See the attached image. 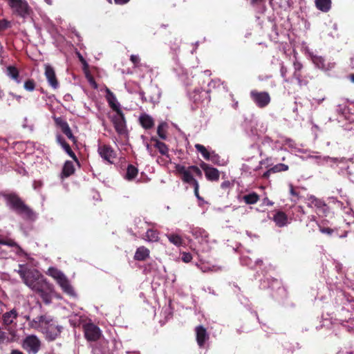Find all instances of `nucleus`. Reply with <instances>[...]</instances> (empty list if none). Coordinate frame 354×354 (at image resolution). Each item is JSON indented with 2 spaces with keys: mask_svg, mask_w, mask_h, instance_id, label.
Here are the masks:
<instances>
[{
  "mask_svg": "<svg viewBox=\"0 0 354 354\" xmlns=\"http://www.w3.org/2000/svg\"><path fill=\"white\" fill-rule=\"evenodd\" d=\"M337 299L343 305L342 308L341 317L339 319L340 327L348 333H352L354 329V318L351 310L354 309L353 304V297L346 290H336Z\"/></svg>",
  "mask_w": 354,
  "mask_h": 354,
  "instance_id": "f257e3e1",
  "label": "nucleus"
},
{
  "mask_svg": "<svg viewBox=\"0 0 354 354\" xmlns=\"http://www.w3.org/2000/svg\"><path fill=\"white\" fill-rule=\"evenodd\" d=\"M1 195L9 209L15 212L23 219L30 222H35L37 219L38 214L26 205L17 193H2Z\"/></svg>",
  "mask_w": 354,
  "mask_h": 354,
  "instance_id": "f03ea898",
  "label": "nucleus"
},
{
  "mask_svg": "<svg viewBox=\"0 0 354 354\" xmlns=\"http://www.w3.org/2000/svg\"><path fill=\"white\" fill-rule=\"evenodd\" d=\"M33 326L41 328L45 338L49 341H54L61 334L62 326L57 324L56 320L50 315H40L32 320Z\"/></svg>",
  "mask_w": 354,
  "mask_h": 354,
  "instance_id": "7ed1b4c3",
  "label": "nucleus"
},
{
  "mask_svg": "<svg viewBox=\"0 0 354 354\" xmlns=\"http://www.w3.org/2000/svg\"><path fill=\"white\" fill-rule=\"evenodd\" d=\"M15 271L19 274L24 283L32 290L38 288L39 286L44 284V282L46 281L39 270L30 268L25 264H19V269Z\"/></svg>",
  "mask_w": 354,
  "mask_h": 354,
  "instance_id": "20e7f679",
  "label": "nucleus"
},
{
  "mask_svg": "<svg viewBox=\"0 0 354 354\" xmlns=\"http://www.w3.org/2000/svg\"><path fill=\"white\" fill-rule=\"evenodd\" d=\"M91 347L93 354H123L122 344L115 339H100Z\"/></svg>",
  "mask_w": 354,
  "mask_h": 354,
  "instance_id": "39448f33",
  "label": "nucleus"
},
{
  "mask_svg": "<svg viewBox=\"0 0 354 354\" xmlns=\"http://www.w3.org/2000/svg\"><path fill=\"white\" fill-rule=\"evenodd\" d=\"M313 158L319 160L320 161H326L330 160L333 162H337V165L339 167L338 174L349 179L352 181L351 177L353 175L352 169L350 167L348 163L353 164V158H330L329 156H324L322 158L321 156H314Z\"/></svg>",
  "mask_w": 354,
  "mask_h": 354,
  "instance_id": "423d86ee",
  "label": "nucleus"
},
{
  "mask_svg": "<svg viewBox=\"0 0 354 354\" xmlns=\"http://www.w3.org/2000/svg\"><path fill=\"white\" fill-rule=\"evenodd\" d=\"M348 104H353V102L348 100H344L343 102L339 104L337 106V112L339 113V122L346 121L347 123L342 124V127L346 131H351L353 128L354 115L351 112Z\"/></svg>",
  "mask_w": 354,
  "mask_h": 354,
  "instance_id": "0eeeda50",
  "label": "nucleus"
},
{
  "mask_svg": "<svg viewBox=\"0 0 354 354\" xmlns=\"http://www.w3.org/2000/svg\"><path fill=\"white\" fill-rule=\"evenodd\" d=\"M260 288L266 289L270 288L273 292L272 297L276 299H279V296L281 297L286 296V290L284 287L281 286L280 281L273 278H265L260 281Z\"/></svg>",
  "mask_w": 354,
  "mask_h": 354,
  "instance_id": "6e6552de",
  "label": "nucleus"
},
{
  "mask_svg": "<svg viewBox=\"0 0 354 354\" xmlns=\"http://www.w3.org/2000/svg\"><path fill=\"white\" fill-rule=\"evenodd\" d=\"M305 53L315 66L319 69L329 71L335 67V63L326 62L324 57L315 54L308 46L305 47Z\"/></svg>",
  "mask_w": 354,
  "mask_h": 354,
  "instance_id": "1a4fd4ad",
  "label": "nucleus"
},
{
  "mask_svg": "<svg viewBox=\"0 0 354 354\" xmlns=\"http://www.w3.org/2000/svg\"><path fill=\"white\" fill-rule=\"evenodd\" d=\"M244 120L241 123V127L244 129L246 134L253 140L259 138L257 126V121L256 118L252 115H244Z\"/></svg>",
  "mask_w": 354,
  "mask_h": 354,
  "instance_id": "9d476101",
  "label": "nucleus"
},
{
  "mask_svg": "<svg viewBox=\"0 0 354 354\" xmlns=\"http://www.w3.org/2000/svg\"><path fill=\"white\" fill-rule=\"evenodd\" d=\"M250 96L256 106L261 109L266 107L271 100L270 94L267 91L252 90L250 93Z\"/></svg>",
  "mask_w": 354,
  "mask_h": 354,
  "instance_id": "9b49d317",
  "label": "nucleus"
},
{
  "mask_svg": "<svg viewBox=\"0 0 354 354\" xmlns=\"http://www.w3.org/2000/svg\"><path fill=\"white\" fill-rule=\"evenodd\" d=\"M22 346L29 354H36L40 350L41 342L36 335H28L24 339Z\"/></svg>",
  "mask_w": 354,
  "mask_h": 354,
  "instance_id": "f8f14e48",
  "label": "nucleus"
},
{
  "mask_svg": "<svg viewBox=\"0 0 354 354\" xmlns=\"http://www.w3.org/2000/svg\"><path fill=\"white\" fill-rule=\"evenodd\" d=\"M111 120L113 122L115 131L119 135H124L127 133L126 120L122 111H118L115 114L111 115Z\"/></svg>",
  "mask_w": 354,
  "mask_h": 354,
  "instance_id": "ddd939ff",
  "label": "nucleus"
},
{
  "mask_svg": "<svg viewBox=\"0 0 354 354\" xmlns=\"http://www.w3.org/2000/svg\"><path fill=\"white\" fill-rule=\"evenodd\" d=\"M176 171L178 173L183 175L182 176V180L187 184H189L194 187V188H196L197 189L198 183V181L194 178L193 175L190 172V169H186V167L180 164H177L175 166Z\"/></svg>",
  "mask_w": 354,
  "mask_h": 354,
  "instance_id": "4468645a",
  "label": "nucleus"
},
{
  "mask_svg": "<svg viewBox=\"0 0 354 354\" xmlns=\"http://www.w3.org/2000/svg\"><path fill=\"white\" fill-rule=\"evenodd\" d=\"M53 285L46 281L44 282V284H41L38 288H35L33 290L39 294L46 304H50L52 301L50 292L53 291Z\"/></svg>",
  "mask_w": 354,
  "mask_h": 354,
  "instance_id": "2eb2a0df",
  "label": "nucleus"
},
{
  "mask_svg": "<svg viewBox=\"0 0 354 354\" xmlns=\"http://www.w3.org/2000/svg\"><path fill=\"white\" fill-rule=\"evenodd\" d=\"M84 332L85 338L88 341L95 342L101 335L100 328L93 323H88L84 325Z\"/></svg>",
  "mask_w": 354,
  "mask_h": 354,
  "instance_id": "dca6fc26",
  "label": "nucleus"
},
{
  "mask_svg": "<svg viewBox=\"0 0 354 354\" xmlns=\"http://www.w3.org/2000/svg\"><path fill=\"white\" fill-rule=\"evenodd\" d=\"M54 121L57 127H58L62 133L66 136V137L71 140L73 142H76L77 139L73 136L72 131L67 122V121L62 117L54 118Z\"/></svg>",
  "mask_w": 354,
  "mask_h": 354,
  "instance_id": "f3484780",
  "label": "nucleus"
},
{
  "mask_svg": "<svg viewBox=\"0 0 354 354\" xmlns=\"http://www.w3.org/2000/svg\"><path fill=\"white\" fill-rule=\"evenodd\" d=\"M195 332L196 342L199 348H207V342L209 338V335L206 328L202 325H199L195 328Z\"/></svg>",
  "mask_w": 354,
  "mask_h": 354,
  "instance_id": "a211bd4d",
  "label": "nucleus"
},
{
  "mask_svg": "<svg viewBox=\"0 0 354 354\" xmlns=\"http://www.w3.org/2000/svg\"><path fill=\"white\" fill-rule=\"evenodd\" d=\"M188 232L191 233L199 242L208 243L209 234L204 229L190 225L189 226Z\"/></svg>",
  "mask_w": 354,
  "mask_h": 354,
  "instance_id": "6ab92c4d",
  "label": "nucleus"
},
{
  "mask_svg": "<svg viewBox=\"0 0 354 354\" xmlns=\"http://www.w3.org/2000/svg\"><path fill=\"white\" fill-rule=\"evenodd\" d=\"M97 151L104 160L109 163H113L112 159L115 158V153L111 147L109 145L99 146Z\"/></svg>",
  "mask_w": 354,
  "mask_h": 354,
  "instance_id": "aec40b11",
  "label": "nucleus"
},
{
  "mask_svg": "<svg viewBox=\"0 0 354 354\" xmlns=\"http://www.w3.org/2000/svg\"><path fill=\"white\" fill-rule=\"evenodd\" d=\"M201 167L205 172L206 178L210 181H216L219 178V171L217 169L209 166L205 162H202Z\"/></svg>",
  "mask_w": 354,
  "mask_h": 354,
  "instance_id": "412c9836",
  "label": "nucleus"
},
{
  "mask_svg": "<svg viewBox=\"0 0 354 354\" xmlns=\"http://www.w3.org/2000/svg\"><path fill=\"white\" fill-rule=\"evenodd\" d=\"M45 76L48 84L54 89L59 87L54 68L49 64L45 65Z\"/></svg>",
  "mask_w": 354,
  "mask_h": 354,
  "instance_id": "4be33fe9",
  "label": "nucleus"
},
{
  "mask_svg": "<svg viewBox=\"0 0 354 354\" xmlns=\"http://www.w3.org/2000/svg\"><path fill=\"white\" fill-rule=\"evenodd\" d=\"M209 90L205 91L201 88H195L192 93H188L189 97L194 102H198L199 101H203V96H205L207 102H209L210 97L209 95Z\"/></svg>",
  "mask_w": 354,
  "mask_h": 354,
  "instance_id": "5701e85b",
  "label": "nucleus"
},
{
  "mask_svg": "<svg viewBox=\"0 0 354 354\" xmlns=\"http://www.w3.org/2000/svg\"><path fill=\"white\" fill-rule=\"evenodd\" d=\"M57 283L61 287L62 291L67 294L68 295L72 297H76L77 294L75 291L74 290L73 286H71L69 280L66 277V276H64L62 277L61 280H59Z\"/></svg>",
  "mask_w": 354,
  "mask_h": 354,
  "instance_id": "b1692460",
  "label": "nucleus"
},
{
  "mask_svg": "<svg viewBox=\"0 0 354 354\" xmlns=\"http://www.w3.org/2000/svg\"><path fill=\"white\" fill-rule=\"evenodd\" d=\"M272 220L276 225L282 227L288 224V218L285 212L282 211H277L273 216Z\"/></svg>",
  "mask_w": 354,
  "mask_h": 354,
  "instance_id": "393cba45",
  "label": "nucleus"
},
{
  "mask_svg": "<svg viewBox=\"0 0 354 354\" xmlns=\"http://www.w3.org/2000/svg\"><path fill=\"white\" fill-rule=\"evenodd\" d=\"M318 227H319V231L322 233V234H326L330 236H336V237H339V238H344V237H346V234L347 232H344V234H339L338 232V230L335 228V229H333V228H330V227H324V226H322L321 225L319 224H317Z\"/></svg>",
  "mask_w": 354,
  "mask_h": 354,
  "instance_id": "a878e982",
  "label": "nucleus"
},
{
  "mask_svg": "<svg viewBox=\"0 0 354 354\" xmlns=\"http://www.w3.org/2000/svg\"><path fill=\"white\" fill-rule=\"evenodd\" d=\"M141 126L145 129H150L154 125V120L151 116L147 113H142L139 117Z\"/></svg>",
  "mask_w": 354,
  "mask_h": 354,
  "instance_id": "bb28decb",
  "label": "nucleus"
},
{
  "mask_svg": "<svg viewBox=\"0 0 354 354\" xmlns=\"http://www.w3.org/2000/svg\"><path fill=\"white\" fill-rule=\"evenodd\" d=\"M106 100L111 108L115 112L122 111L120 104L118 102L115 95L109 90L107 91Z\"/></svg>",
  "mask_w": 354,
  "mask_h": 354,
  "instance_id": "cd10ccee",
  "label": "nucleus"
},
{
  "mask_svg": "<svg viewBox=\"0 0 354 354\" xmlns=\"http://www.w3.org/2000/svg\"><path fill=\"white\" fill-rule=\"evenodd\" d=\"M6 74L10 79L15 81L17 84L21 82V78L19 77L18 69L14 66H8L6 67Z\"/></svg>",
  "mask_w": 354,
  "mask_h": 354,
  "instance_id": "c85d7f7f",
  "label": "nucleus"
},
{
  "mask_svg": "<svg viewBox=\"0 0 354 354\" xmlns=\"http://www.w3.org/2000/svg\"><path fill=\"white\" fill-rule=\"evenodd\" d=\"M315 6L317 10L323 12H328L330 8L332 5L331 0H315Z\"/></svg>",
  "mask_w": 354,
  "mask_h": 354,
  "instance_id": "c756f323",
  "label": "nucleus"
},
{
  "mask_svg": "<svg viewBox=\"0 0 354 354\" xmlns=\"http://www.w3.org/2000/svg\"><path fill=\"white\" fill-rule=\"evenodd\" d=\"M75 172L74 164L71 160L65 162L62 171V178H68Z\"/></svg>",
  "mask_w": 354,
  "mask_h": 354,
  "instance_id": "7c9ffc66",
  "label": "nucleus"
},
{
  "mask_svg": "<svg viewBox=\"0 0 354 354\" xmlns=\"http://www.w3.org/2000/svg\"><path fill=\"white\" fill-rule=\"evenodd\" d=\"M17 315L18 314L15 309H12L9 312H6L2 316L3 323L7 326L10 325L14 320L17 319Z\"/></svg>",
  "mask_w": 354,
  "mask_h": 354,
  "instance_id": "2f4dec72",
  "label": "nucleus"
},
{
  "mask_svg": "<svg viewBox=\"0 0 354 354\" xmlns=\"http://www.w3.org/2000/svg\"><path fill=\"white\" fill-rule=\"evenodd\" d=\"M149 256V250L147 248L141 246L137 248L134 254V259L137 261H145Z\"/></svg>",
  "mask_w": 354,
  "mask_h": 354,
  "instance_id": "473e14b6",
  "label": "nucleus"
},
{
  "mask_svg": "<svg viewBox=\"0 0 354 354\" xmlns=\"http://www.w3.org/2000/svg\"><path fill=\"white\" fill-rule=\"evenodd\" d=\"M46 274L56 280L57 283L66 276L62 271L55 267H50Z\"/></svg>",
  "mask_w": 354,
  "mask_h": 354,
  "instance_id": "72a5a7b5",
  "label": "nucleus"
},
{
  "mask_svg": "<svg viewBox=\"0 0 354 354\" xmlns=\"http://www.w3.org/2000/svg\"><path fill=\"white\" fill-rule=\"evenodd\" d=\"M138 174V168L133 165H129L127 166V171L125 175L124 176V178L127 180L131 181L133 180L137 176Z\"/></svg>",
  "mask_w": 354,
  "mask_h": 354,
  "instance_id": "f704fd0d",
  "label": "nucleus"
},
{
  "mask_svg": "<svg viewBox=\"0 0 354 354\" xmlns=\"http://www.w3.org/2000/svg\"><path fill=\"white\" fill-rule=\"evenodd\" d=\"M151 140L154 142V147L158 150V151L163 156H167L169 149L167 146L162 142L159 141L157 138L152 137Z\"/></svg>",
  "mask_w": 354,
  "mask_h": 354,
  "instance_id": "c9c22d12",
  "label": "nucleus"
},
{
  "mask_svg": "<svg viewBox=\"0 0 354 354\" xmlns=\"http://www.w3.org/2000/svg\"><path fill=\"white\" fill-rule=\"evenodd\" d=\"M167 238L169 241L170 243L174 244L176 246H180L183 243V241L181 236L177 234L174 233H168L166 234Z\"/></svg>",
  "mask_w": 354,
  "mask_h": 354,
  "instance_id": "e433bc0d",
  "label": "nucleus"
},
{
  "mask_svg": "<svg viewBox=\"0 0 354 354\" xmlns=\"http://www.w3.org/2000/svg\"><path fill=\"white\" fill-rule=\"evenodd\" d=\"M284 141L286 144L288 145V147L291 149L292 152L306 153V151L305 149L299 148L298 145L295 143V142L291 138H286Z\"/></svg>",
  "mask_w": 354,
  "mask_h": 354,
  "instance_id": "4c0bfd02",
  "label": "nucleus"
},
{
  "mask_svg": "<svg viewBox=\"0 0 354 354\" xmlns=\"http://www.w3.org/2000/svg\"><path fill=\"white\" fill-rule=\"evenodd\" d=\"M259 199V195L255 192H251L243 196V200L246 204L253 205L255 204Z\"/></svg>",
  "mask_w": 354,
  "mask_h": 354,
  "instance_id": "58836bf2",
  "label": "nucleus"
},
{
  "mask_svg": "<svg viewBox=\"0 0 354 354\" xmlns=\"http://www.w3.org/2000/svg\"><path fill=\"white\" fill-rule=\"evenodd\" d=\"M240 263L243 266L253 269L255 268V263L248 256L242 255L240 257Z\"/></svg>",
  "mask_w": 354,
  "mask_h": 354,
  "instance_id": "ea45409f",
  "label": "nucleus"
},
{
  "mask_svg": "<svg viewBox=\"0 0 354 354\" xmlns=\"http://www.w3.org/2000/svg\"><path fill=\"white\" fill-rule=\"evenodd\" d=\"M146 238L148 241H157L159 239L158 232L156 230L149 229L146 232Z\"/></svg>",
  "mask_w": 354,
  "mask_h": 354,
  "instance_id": "a19ab883",
  "label": "nucleus"
},
{
  "mask_svg": "<svg viewBox=\"0 0 354 354\" xmlns=\"http://www.w3.org/2000/svg\"><path fill=\"white\" fill-rule=\"evenodd\" d=\"M69 323L73 327H77L82 322V317L77 314H73L69 316Z\"/></svg>",
  "mask_w": 354,
  "mask_h": 354,
  "instance_id": "79ce46f5",
  "label": "nucleus"
},
{
  "mask_svg": "<svg viewBox=\"0 0 354 354\" xmlns=\"http://www.w3.org/2000/svg\"><path fill=\"white\" fill-rule=\"evenodd\" d=\"M195 148L198 152L201 153L205 160H207L209 158L211 153L209 152L203 145L201 144H196Z\"/></svg>",
  "mask_w": 354,
  "mask_h": 354,
  "instance_id": "37998d69",
  "label": "nucleus"
},
{
  "mask_svg": "<svg viewBox=\"0 0 354 354\" xmlns=\"http://www.w3.org/2000/svg\"><path fill=\"white\" fill-rule=\"evenodd\" d=\"M167 124L166 122H161L159 124L157 128V133L158 136L162 139L165 140L167 138L165 129L167 128Z\"/></svg>",
  "mask_w": 354,
  "mask_h": 354,
  "instance_id": "c03bdc74",
  "label": "nucleus"
},
{
  "mask_svg": "<svg viewBox=\"0 0 354 354\" xmlns=\"http://www.w3.org/2000/svg\"><path fill=\"white\" fill-rule=\"evenodd\" d=\"M288 169V166L283 163H278L271 167L272 173H277L281 171H285Z\"/></svg>",
  "mask_w": 354,
  "mask_h": 354,
  "instance_id": "a18cd8bd",
  "label": "nucleus"
},
{
  "mask_svg": "<svg viewBox=\"0 0 354 354\" xmlns=\"http://www.w3.org/2000/svg\"><path fill=\"white\" fill-rule=\"evenodd\" d=\"M24 88L28 91H32L35 88V82L32 79H28L25 81Z\"/></svg>",
  "mask_w": 354,
  "mask_h": 354,
  "instance_id": "49530a36",
  "label": "nucleus"
},
{
  "mask_svg": "<svg viewBox=\"0 0 354 354\" xmlns=\"http://www.w3.org/2000/svg\"><path fill=\"white\" fill-rule=\"evenodd\" d=\"M240 300H241V303L242 304H243L245 306V308L248 310H250L251 312V313L253 314L256 317V318L258 320V322L259 323H261L260 321H259V315H258L257 311H252V308H251L250 305L248 304V301L247 298H243V300L241 299Z\"/></svg>",
  "mask_w": 354,
  "mask_h": 354,
  "instance_id": "de8ad7c7",
  "label": "nucleus"
},
{
  "mask_svg": "<svg viewBox=\"0 0 354 354\" xmlns=\"http://www.w3.org/2000/svg\"><path fill=\"white\" fill-rule=\"evenodd\" d=\"M280 73L281 76L283 78L285 82H288V80L286 79V75L288 73V68L284 65L283 62L280 63Z\"/></svg>",
  "mask_w": 354,
  "mask_h": 354,
  "instance_id": "09e8293b",
  "label": "nucleus"
},
{
  "mask_svg": "<svg viewBox=\"0 0 354 354\" xmlns=\"http://www.w3.org/2000/svg\"><path fill=\"white\" fill-rule=\"evenodd\" d=\"M337 354H354V350L353 346L351 345L348 347H344L339 350Z\"/></svg>",
  "mask_w": 354,
  "mask_h": 354,
  "instance_id": "8fccbe9b",
  "label": "nucleus"
},
{
  "mask_svg": "<svg viewBox=\"0 0 354 354\" xmlns=\"http://www.w3.org/2000/svg\"><path fill=\"white\" fill-rule=\"evenodd\" d=\"M220 156L215 153L214 151H212L211 153L210 157L207 160L212 161L214 164H217L221 165V163L219 162Z\"/></svg>",
  "mask_w": 354,
  "mask_h": 354,
  "instance_id": "3c124183",
  "label": "nucleus"
},
{
  "mask_svg": "<svg viewBox=\"0 0 354 354\" xmlns=\"http://www.w3.org/2000/svg\"><path fill=\"white\" fill-rule=\"evenodd\" d=\"M224 83L221 81V80H212L209 84L208 86L211 88H216L220 86L221 85H223Z\"/></svg>",
  "mask_w": 354,
  "mask_h": 354,
  "instance_id": "603ef678",
  "label": "nucleus"
},
{
  "mask_svg": "<svg viewBox=\"0 0 354 354\" xmlns=\"http://www.w3.org/2000/svg\"><path fill=\"white\" fill-rule=\"evenodd\" d=\"M172 54H173V60L174 61L175 64L178 66L179 65V59L178 57V52L179 51V47L177 46L175 48L172 49Z\"/></svg>",
  "mask_w": 354,
  "mask_h": 354,
  "instance_id": "864d4df0",
  "label": "nucleus"
},
{
  "mask_svg": "<svg viewBox=\"0 0 354 354\" xmlns=\"http://www.w3.org/2000/svg\"><path fill=\"white\" fill-rule=\"evenodd\" d=\"M294 71H301L303 68V64L297 60V58L293 62Z\"/></svg>",
  "mask_w": 354,
  "mask_h": 354,
  "instance_id": "5fc2aeb1",
  "label": "nucleus"
},
{
  "mask_svg": "<svg viewBox=\"0 0 354 354\" xmlns=\"http://www.w3.org/2000/svg\"><path fill=\"white\" fill-rule=\"evenodd\" d=\"M181 259L185 263H189L192 259V256L189 252H183Z\"/></svg>",
  "mask_w": 354,
  "mask_h": 354,
  "instance_id": "6e6d98bb",
  "label": "nucleus"
},
{
  "mask_svg": "<svg viewBox=\"0 0 354 354\" xmlns=\"http://www.w3.org/2000/svg\"><path fill=\"white\" fill-rule=\"evenodd\" d=\"M10 27V22L6 19L0 20V31L6 30Z\"/></svg>",
  "mask_w": 354,
  "mask_h": 354,
  "instance_id": "4d7b16f0",
  "label": "nucleus"
},
{
  "mask_svg": "<svg viewBox=\"0 0 354 354\" xmlns=\"http://www.w3.org/2000/svg\"><path fill=\"white\" fill-rule=\"evenodd\" d=\"M130 60L132 62L135 66H137L140 62V57L138 55H131L130 57Z\"/></svg>",
  "mask_w": 354,
  "mask_h": 354,
  "instance_id": "13d9d810",
  "label": "nucleus"
},
{
  "mask_svg": "<svg viewBox=\"0 0 354 354\" xmlns=\"http://www.w3.org/2000/svg\"><path fill=\"white\" fill-rule=\"evenodd\" d=\"M56 140L57 143L62 146V147L67 143L65 139L60 134H57Z\"/></svg>",
  "mask_w": 354,
  "mask_h": 354,
  "instance_id": "bf43d9fd",
  "label": "nucleus"
},
{
  "mask_svg": "<svg viewBox=\"0 0 354 354\" xmlns=\"http://www.w3.org/2000/svg\"><path fill=\"white\" fill-rule=\"evenodd\" d=\"M333 264L337 272L340 273L342 270V265L339 262H338L335 260L333 261Z\"/></svg>",
  "mask_w": 354,
  "mask_h": 354,
  "instance_id": "052dcab7",
  "label": "nucleus"
},
{
  "mask_svg": "<svg viewBox=\"0 0 354 354\" xmlns=\"http://www.w3.org/2000/svg\"><path fill=\"white\" fill-rule=\"evenodd\" d=\"M289 191L291 196H295L296 198L299 197V194L295 190V188L292 184H289Z\"/></svg>",
  "mask_w": 354,
  "mask_h": 354,
  "instance_id": "680f3d73",
  "label": "nucleus"
},
{
  "mask_svg": "<svg viewBox=\"0 0 354 354\" xmlns=\"http://www.w3.org/2000/svg\"><path fill=\"white\" fill-rule=\"evenodd\" d=\"M189 169L192 170L198 176L202 175V172H201V169L197 166L192 165V166L189 167Z\"/></svg>",
  "mask_w": 354,
  "mask_h": 354,
  "instance_id": "e2e57ef3",
  "label": "nucleus"
},
{
  "mask_svg": "<svg viewBox=\"0 0 354 354\" xmlns=\"http://www.w3.org/2000/svg\"><path fill=\"white\" fill-rule=\"evenodd\" d=\"M86 77H88V82L91 84V85H92V86L94 88H97V84L95 82V81L94 80L93 77L88 75H86Z\"/></svg>",
  "mask_w": 354,
  "mask_h": 354,
  "instance_id": "0e129e2a",
  "label": "nucleus"
},
{
  "mask_svg": "<svg viewBox=\"0 0 354 354\" xmlns=\"http://www.w3.org/2000/svg\"><path fill=\"white\" fill-rule=\"evenodd\" d=\"M297 84L299 86H306L308 84V81L304 78H301L297 80Z\"/></svg>",
  "mask_w": 354,
  "mask_h": 354,
  "instance_id": "69168bd1",
  "label": "nucleus"
},
{
  "mask_svg": "<svg viewBox=\"0 0 354 354\" xmlns=\"http://www.w3.org/2000/svg\"><path fill=\"white\" fill-rule=\"evenodd\" d=\"M43 183L41 181H36L35 180L33 182V188L36 190H39L41 187H42Z\"/></svg>",
  "mask_w": 354,
  "mask_h": 354,
  "instance_id": "338daca9",
  "label": "nucleus"
},
{
  "mask_svg": "<svg viewBox=\"0 0 354 354\" xmlns=\"http://www.w3.org/2000/svg\"><path fill=\"white\" fill-rule=\"evenodd\" d=\"M272 142V140L268 136H265L261 141L262 145H267V144L270 145Z\"/></svg>",
  "mask_w": 354,
  "mask_h": 354,
  "instance_id": "774afa93",
  "label": "nucleus"
}]
</instances>
